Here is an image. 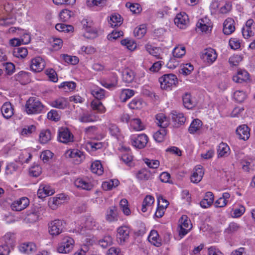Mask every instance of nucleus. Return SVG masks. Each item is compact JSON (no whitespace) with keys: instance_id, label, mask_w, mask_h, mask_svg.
I'll list each match as a JSON object with an SVG mask.
<instances>
[{"instance_id":"e2e57ef3","label":"nucleus","mask_w":255,"mask_h":255,"mask_svg":"<svg viewBox=\"0 0 255 255\" xmlns=\"http://www.w3.org/2000/svg\"><path fill=\"white\" fill-rule=\"evenodd\" d=\"M240 228V226L236 223H231L228 228L225 230V232L228 234H232L237 232Z\"/></svg>"},{"instance_id":"c9c22d12","label":"nucleus","mask_w":255,"mask_h":255,"mask_svg":"<svg viewBox=\"0 0 255 255\" xmlns=\"http://www.w3.org/2000/svg\"><path fill=\"white\" fill-rule=\"evenodd\" d=\"M66 198L67 197L64 194H58L56 197H54L52 199V200H50L49 201V205L52 204L55 206H58L62 204Z\"/></svg>"},{"instance_id":"1a4fd4ad","label":"nucleus","mask_w":255,"mask_h":255,"mask_svg":"<svg viewBox=\"0 0 255 255\" xmlns=\"http://www.w3.org/2000/svg\"><path fill=\"white\" fill-rule=\"evenodd\" d=\"M29 199L26 197H22L18 200L15 201L11 205V208L13 211H20L25 209L29 205Z\"/></svg>"},{"instance_id":"864d4df0","label":"nucleus","mask_w":255,"mask_h":255,"mask_svg":"<svg viewBox=\"0 0 255 255\" xmlns=\"http://www.w3.org/2000/svg\"><path fill=\"white\" fill-rule=\"evenodd\" d=\"M92 94L97 99L96 100H100L105 97V90L102 89H95L91 91Z\"/></svg>"},{"instance_id":"5fc2aeb1","label":"nucleus","mask_w":255,"mask_h":255,"mask_svg":"<svg viewBox=\"0 0 255 255\" xmlns=\"http://www.w3.org/2000/svg\"><path fill=\"white\" fill-rule=\"evenodd\" d=\"M76 87V84L74 82H64L59 86L60 88H64L69 91L73 90Z\"/></svg>"},{"instance_id":"49530a36","label":"nucleus","mask_w":255,"mask_h":255,"mask_svg":"<svg viewBox=\"0 0 255 255\" xmlns=\"http://www.w3.org/2000/svg\"><path fill=\"white\" fill-rule=\"evenodd\" d=\"M121 43L123 45L126 46V47L130 50H134L136 47V44L133 41L128 38L122 40Z\"/></svg>"},{"instance_id":"680f3d73","label":"nucleus","mask_w":255,"mask_h":255,"mask_svg":"<svg viewBox=\"0 0 255 255\" xmlns=\"http://www.w3.org/2000/svg\"><path fill=\"white\" fill-rule=\"evenodd\" d=\"M144 161L145 163L151 168H157L159 165V161L157 160H150L145 158Z\"/></svg>"},{"instance_id":"338daca9","label":"nucleus","mask_w":255,"mask_h":255,"mask_svg":"<svg viewBox=\"0 0 255 255\" xmlns=\"http://www.w3.org/2000/svg\"><path fill=\"white\" fill-rule=\"evenodd\" d=\"M234 97L235 99L238 102L241 103L246 98L245 92L242 91H237L234 93Z\"/></svg>"},{"instance_id":"f704fd0d","label":"nucleus","mask_w":255,"mask_h":255,"mask_svg":"<svg viewBox=\"0 0 255 255\" xmlns=\"http://www.w3.org/2000/svg\"><path fill=\"white\" fill-rule=\"evenodd\" d=\"M134 94V91L130 89L123 90L120 95V100L122 102H125L127 100Z\"/></svg>"},{"instance_id":"0e129e2a","label":"nucleus","mask_w":255,"mask_h":255,"mask_svg":"<svg viewBox=\"0 0 255 255\" xmlns=\"http://www.w3.org/2000/svg\"><path fill=\"white\" fill-rule=\"evenodd\" d=\"M180 226H182V228L185 227L186 228H190V225H191V221L188 219L186 215H183L179 220Z\"/></svg>"},{"instance_id":"774afa93","label":"nucleus","mask_w":255,"mask_h":255,"mask_svg":"<svg viewBox=\"0 0 255 255\" xmlns=\"http://www.w3.org/2000/svg\"><path fill=\"white\" fill-rule=\"evenodd\" d=\"M113 239L110 236H105L102 241H100L101 246L105 248L112 245Z\"/></svg>"},{"instance_id":"423d86ee","label":"nucleus","mask_w":255,"mask_h":255,"mask_svg":"<svg viewBox=\"0 0 255 255\" xmlns=\"http://www.w3.org/2000/svg\"><path fill=\"white\" fill-rule=\"evenodd\" d=\"M73 135L67 128H61L58 131V139L61 142L67 143L73 141Z\"/></svg>"},{"instance_id":"c756f323","label":"nucleus","mask_w":255,"mask_h":255,"mask_svg":"<svg viewBox=\"0 0 255 255\" xmlns=\"http://www.w3.org/2000/svg\"><path fill=\"white\" fill-rule=\"evenodd\" d=\"M51 139V131L49 129L43 130L39 134V141L40 143L44 144Z\"/></svg>"},{"instance_id":"2f4dec72","label":"nucleus","mask_w":255,"mask_h":255,"mask_svg":"<svg viewBox=\"0 0 255 255\" xmlns=\"http://www.w3.org/2000/svg\"><path fill=\"white\" fill-rule=\"evenodd\" d=\"M122 18L119 14H114L110 17V20L109 21L111 26L113 27L118 26L122 23Z\"/></svg>"},{"instance_id":"a211bd4d","label":"nucleus","mask_w":255,"mask_h":255,"mask_svg":"<svg viewBox=\"0 0 255 255\" xmlns=\"http://www.w3.org/2000/svg\"><path fill=\"white\" fill-rule=\"evenodd\" d=\"M156 124L161 128L165 129L169 125V120L163 113L156 116Z\"/></svg>"},{"instance_id":"37998d69","label":"nucleus","mask_w":255,"mask_h":255,"mask_svg":"<svg viewBox=\"0 0 255 255\" xmlns=\"http://www.w3.org/2000/svg\"><path fill=\"white\" fill-rule=\"evenodd\" d=\"M145 48L147 51H148L149 54L157 57L158 59L161 58L159 56V51H160V49L157 47H152L151 45L149 44H147Z\"/></svg>"},{"instance_id":"72a5a7b5","label":"nucleus","mask_w":255,"mask_h":255,"mask_svg":"<svg viewBox=\"0 0 255 255\" xmlns=\"http://www.w3.org/2000/svg\"><path fill=\"white\" fill-rule=\"evenodd\" d=\"M28 51L24 47H16L13 50V55L18 58H23L27 55Z\"/></svg>"},{"instance_id":"ddd939ff","label":"nucleus","mask_w":255,"mask_h":255,"mask_svg":"<svg viewBox=\"0 0 255 255\" xmlns=\"http://www.w3.org/2000/svg\"><path fill=\"white\" fill-rule=\"evenodd\" d=\"M188 15L185 13H179L174 18V23L180 28H184L188 22Z\"/></svg>"},{"instance_id":"6ab92c4d","label":"nucleus","mask_w":255,"mask_h":255,"mask_svg":"<svg viewBox=\"0 0 255 255\" xmlns=\"http://www.w3.org/2000/svg\"><path fill=\"white\" fill-rule=\"evenodd\" d=\"M217 153L219 158L227 157L230 153V147L227 143L222 142L218 145Z\"/></svg>"},{"instance_id":"7ed1b4c3","label":"nucleus","mask_w":255,"mask_h":255,"mask_svg":"<svg viewBox=\"0 0 255 255\" xmlns=\"http://www.w3.org/2000/svg\"><path fill=\"white\" fill-rule=\"evenodd\" d=\"M65 224L60 220L51 221L48 224L49 233L53 236H58L63 231Z\"/></svg>"},{"instance_id":"4468645a","label":"nucleus","mask_w":255,"mask_h":255,"mask_svg":"<svg viewBox=\"0 0 255 255\" xmlns=\"http://www.w3.org/2000/svg\"><path fill=\"white\" fill-rule=\"evenodd\" d=\"M235 21L232 18H228L225 20L223 24V31L226 35H230L235 30L234 25Z\"/></svg>"},{"instance_id":"bb28decb","label":"nucleus","mask_w":255,"mask_h":255,"mask_svg":"<svg viewBox=\"0 0 255 255\" xmlns=\"http://www.w3.org/2000/svg\"><path fill=\"white\" fill-rule=\"evenodd\" d=\"M117 208L115 206L111 207L107 212L106 219L109 222L117 220Z\"/></svg>"},{"instance_id":"603ef678","label":"nucleus","mask_w":255,"mask_h":255,"mask_svg":"<svg viewBox=\"0 0 255 255\" xmlns=\"http://www.w3.org/2000/svg\"><path fill=\"white\" fill-rule=\"evenodd\" d=\"M106 0H87V4L88 6H92L96 5L98 6H104L106 5Z\"/></svg>"},{"instance_id":"6e6d98bb","label":"nucleus","mask_w":255,"mask_h":255,"mask_svg":"<svg viewBox=\"0 0 255 255\" xmlns=\"http://www.w3.org/2000/svg\"><path fill=\"white\" fill-rule=\"evenodd\" d=\"M193 69V66L191 63H187L183 65L180 72L183 75H187L190 74Z\"/></svg>"},{"instance_id":"79ce46f5","label":"nucleus","mask_w":255,"mask_h":255,"mask_svg":"<svg viewBox=\"0 0 255 255\" xmlns=\"http://www.w3.org/2000/svg\"><path fill=\"white\" fill-rule=\"evenodd\" d=\"M168 202H165V204H161V205H159V203L156 211L155 213V216L157 218L162 217L164 214V210L168 207Z\"/></svg>"},{"instance_id":"f3484780","label":"nucleus","mask_w":255,"mask_h":255,"mask_svg":"<svg viewBox=\"0 0 255 255\" xmlns=\"http://www.w3.org/2000/svg\"><path fill=\"white\" fill-rule=\"evenodd\" d=\"M172 119L174 122V126L179 127L184 124L186 119L183 114L177 113L176 111H173L171 113Z\"/></svg>"},{"instance_id":"f8f14e48","label":"nucleus","mask_w":255,"mask_h":255,"mask_svg":"<svg viewBox=\"0 0 255 255\" xmlns=\"http://www.w3.org/2000/svg\"><path fill=\"white\" fill-rule=\"evenodd\" d=\"M236 133L239 138L246 140L250 136V128L246 125L240 126L236 129Z\"/></svg>"},{"instance_id":"c85d7f7f","label":"nucleus","mask_w":255,"mask_h":255,"mask_svg":"<svg viewBox=\"0 0 255 255\" xmlns=\"http://www.w3.org/2000/svg\"><path fill=\"white\" fill-rule=\"evenodd\" d=\"M91 170L93 173L99 175H102L104 172L103 167L100 161L93 162L91 165Z\"/></svg>"},{"instance_id":"4c0bfd02","label":"nucleus","mask_w":255,"mask_h":255,"mask_svg":"<svg viewBox=\"0 0 255 255\" xmlns=\"http://www.w3.org/2000/svg\"><path fill=\"white\" fill-rule=\"evenodd\" d=\"M167 133L166 129L161 128L156 131L153 135L154 139L158 142H162L164 139V137Z\"/></svg>"},{"instance_id":"f257e3e1","label":"nucleus","mask_w":255,"mask_h":255,"mask_svg":"<svg viewBox=\"0 0 255 255\" xmlns=\"http://www.w3.org/2000/svg\"><path fill=\"white\" fill-rule=\"evenodd\" d=\"M44 108L41 102L35 97H30L26 101L25 111L28 114H36L42 112Z\"/></svg>"},{"instance_id":"7c9ffc66","label":"nucleus","mask_w":255,"mask_h":255,"mask_svg":"<svg viewBox=\"0 0 255 255\" xmlns=\"http://www.w3.org/2000/svg\"><path fill=\"white\" fill-rule=\"evenodd\" d=\"M67 104L68 102L65 98H60L53 101L51 103V105L53 107L63 109L67 107Z\"/></svg>"},{"instance_id":"58836bf2","label":"nucleus","mask_w":255,"mask_h":255,"mask_svg":"<svg viewBox=\"0 0 255 255\" xmlns=\"http://www.w3.org/2000/svg\"><path fill=\"white\" fill-rule=\"evenodd\" d=\"M91 107L94 110H97L98 112L104 113L105 108L102 103L98 100H95L91 102Z\"/></svg>"},{"instance_id":"412c9836","label":"nucleus","mask_w":255,"mask_h":255,"mask_svg":"<svg viewBox=\"0 0 255 255\" xmlns=\"http://www.w3.org/2000/svg\"><path fill=\"white\" fill-rule=\"evenodd\" d=\"M2 114L5 119H9L13 115V109L9 102L5 103L1 109Z\"/></svg>"},{"instance_id":"dca6fc26","label":"nucleus","mask_w":255,"mask_h":255,"mask_svg":"<svg viewBox=\"0 0 255 255\" xmlns=\"http://www.w3.org/2000/svg\"><path fill=\"white\" fill-rule=\"evenodd\" d=\"M66 155L67 157L72 158H75L74 162L78 164L82 160V157L83 156V153L76 149H73L67 151Z\"/></svg>"},{"instance_id":"e433bc0d","label":"nucleus","mask_w":255,"mask_h":255,"mask_svg":"<svg viewBox=\"0 0 255 255\" xmlns=\"http://www.w3.org/2000/svg\"><path fill=\"white\" fill-rule=\"evenodd\" d=\"M146 32V27L144 24L139 25L138 27L135 28L133 31L134 36L139 39L143 37Z\"/></svg>"},{"instance_id":"4d7b16f0","label":"nucleus","mask_w":255,"mask_h":255,"mask_svg":"<svg viewBox=\"0 0 255 255\" xmlns=\"http://www.w3.org/2000/svg\"><path fill=\"white\" fill-rule=\"evenodd\" d=\"M47 118L52 121H58L60 119V115L57 111L52 110L48 113Z\"/></svg>"},{"instance_id":"052dcab7","label":"nucleus","mask_w":255,"mask_h":255,"mask_svg":"<svg viewBox=\"0 0 255 255\" xmlns=\"http://www.w3.org/2000/svg\"><path fill=\"white\" fill-rule=\"evenodd\" d=\"M79 120L82 123H89L94 121L93 116L91 114L84 113L79 119Z\"/></svg>"},{"instance_id":"39448f33","label":"nucleus","mask_w":255,"mask_h":255,"mask_svg":"<svg viewBox=\"0 0 255 255\" xmlns=\"http://www.w3.org/2000/svg\"><path fill=\"white\" fill-rule=\"evenodd\" d=\"M74 243V241L72 238L66 237L63 238L62 242L59 244L57 247V251L62 254L69 253L73 248Z\"/></svg>"},{"instance_id":"5701e85b","label":"nucleus","mask_w":255,"mask_h":255,"mask_svg":"<svg viewBox=\"0 0 255 255\" xmlns=\"http://www.w3.org/2000/svg\"><path fill=\"white\" fill-rule=\"evenodd\" d=\"M214 195L211 192H207L204 199L200 202V206L203 208L209 207L213 203Z\"/></svg>"},{"instance_id":"9b49d317","label":"nucleus","mask_w":255,"mask_h":255,"mask_svg":"<svg viewBox=\"0 0 255 255\" xmlns=\"http://www.w3.org/2000/svg\"><path fill=\"white\" fill-rule=\"evenodd\" d=\"M204 174L202 166L200 165L196 166L191 176V181L195 183H199L202 180Z\"/></svg>"},{"instance_id":"cd10ccee","label":"nucleus","mask_w":255,"mask_h":255,"mask_svg":"<svg viewBox=\"0 0 255 255\" xmlns=\"http://www.w3.org/2000/svg\"><path fill=\"white\" fill-rule=\"evenodd\" d=\"M134 78V74L132 70L127 69L123 72V79L125 82L130 83L133 81Z\"/></svg>"},{"instance_id":"c03bdc74","label":"nucleus","mask_w":255,"mask_h":255,"mask_svg":"<svg viewBox=\"0 0 255 255\" xmlns=\"http://www.w3.org/2000/svg\"><path fill=\"white\" fill-rule=\"evenodd\" d=\"M61 56L66 62L69 64L75 65L79 62V59L76 56H71L66 54H62Z\"/></svg>"},{"instance_id":"473e14b6","label":"nucleus","mask_w":255,"mask_h":255,"mask_svg":"<svg viewBox=\"0 0 255 255\" xmlns=\"http://www.w3.org/2000/svg\"><path fill=\"white\" fill-rule=\"evenodd\" d=\"M202 125V122L199 119H195L191 123L188 130L190 133H194L199 130Z\"/></svg>"},{"instance_id":"bf43d9fd","label":"nucleus","mask_w":255,"mask_h":255,"mask_svg":"<svg viewBox=\"0 0 255 255\" xmlns=\"http://www.w3.org/2000/svg\"><path fill=\"white\" fill-rule=\"evenodd\" d=\"M53 155V153L50 151L49 150H46L43 151L41 155L40 158L44 162H46L49 161L50 159H51Z\"/></svg>"},{"instance_id":"4be33fe9","label":"nucleus","mask_w":255,"mask_h":255,"mask_svg":"<svg viewBox=\"0 0 255 255\" xmlns=\"http://www.w3.org/2000/svg\"><path fill=\"white\" fill-rule=\"evenodd\" d=\"M19 250L22 253L30 254L36 251V246L33 243H25L20 245Z\"/></svg>"},{"instance_id":"69168bd1","label":"nucleus","mask_w":255,"mask_h":255,"mask_svg":"<svg viewBox=\"0 0 255 255\" xmlns=\"http://www.w3.org/2000/svg\"><path fill=\"white\" fill-rule=\"evenodd\" d=\"M46 74L48 75L49 79L51 81L53 82H56L58 81L57 75L56 72L53 69L46 70Z\"/></svg>"},{"instance_id":"13d9d810","label":"nucleus","mask_w":255,"mask_h":255,"mask_svg":"<svg viewBox=\"0 0 255 255\" xmlns=\"http://www.w3.org/2000/svg\"><path fill=\"white\" fill-rule=\"evenodd\" d=\"M86 33L84 34V36L87 38H93L96 36V30L92 27L91 25L90 24L88 28L85 29Z\"/></svg>"},{"instance_id":"6e6552de","label":"nucleus","mask_w":255,"mask_h":255,"mask_svg":"<svg viewBox=\"0 0 255 255\" xmlns=\"http://www.w3.org/2000/svg\"><path fill=\"white\" fill-rule=\"evenodd\" d=\"M148 141V137L144 134L138 135L137 136L132 138L131 142L133 146L141 149L145 147Z\"/></svg>"},{"instance_id":"2eb2a0df","label":"nucleus","mask_w":255,"mask_h":255,"mask_svg":"<svg viewBox=\"0 0 255 255\" xmlns=\"http://www.w3.org/2000/svg\"><path fill=\"white\" fill-rule=\"evenodd\" d=\"M250 75L248 72L246 70H239L237 75L234 76L233 80L236 83H242L246 82L249 80Z\"/></svg>"},{"instance_id":"09e8293b","label":"nucleus","mask_w":255,"mask_h":255,"mask_svg":"<svg viewBox=\"0 0 255 255\" xmlns=\"http://www.w3.org/2000/svg\"><path fill=\"white\" fill-rule=\"evenodd\" d=\"M151 176L150 173L146 170H141L138 172L136 177L139 180H147Z\"/></svg>"},{"instance_id":"3c124183","label":"nucleus","mask_w":255,"mask_h":255,"mask_svg":"<svg viewBox=\"0 0 255 255\" xmlns=\"http://www.w3.org/2000/svg\"><path fill=\"white\" fill-rule=\"evenodd\" d=\"M131 125L136 130H141L144 128L141 122L139 119H133L131 121Z\"/></svg>"},{"instance_id":"ea45409f","label":"nucleus","mask_w":255,"mask_h":255,"mask_svg":"<svg viewBox=\"0 0 255 255\" xmlns=\"http://www.w3.org/2000/svg\"><path fill=\"white\" fill-rule=\"evenodd\" d=\"M126 7L129 8L130 10L135 14L139 13L142 10L140 5L138 3H132L130 2H127L126 4Z\"/></svg>"},{"instance_id":"393cba45","label":"nucleus","mask_w":255,"mask_h":255,"mask_svg":"<svg viewBox=\"0 0 255 255\" xmlns=\"http://www.w3.org/2000/svg\"><path fill=\"white\" fill-rule=\"evenodd\" d=\"M74 184L78 188L86 190H90L93 187L92 184L82 178H77L75 181Z\"/></svg>"},{"instance_id":"f03ea898","label":"nucleus","mask_w":255,"mask_h":255,"mask_svg":"<svg viewBox=\"0 0 255 255\" xmlns=\"http://www.w3.org/2000/svg\"><path fill=\"white\" fill-rule=\"evenodd\" d=\"M160 87L165 90H170L178 84L176 76L173 74H165L159 78Z\"/></svg>"},{"instance_id":"0eeeda50","label":"nucleus","mask_w":255,"mask_h":255,"mask_svg":"<svg viewBox=\"0 0 255 255\" xmlns=\"http://www.w3.org/2000/svg\"><path fill=\"white\" fill-rule=\"evenodd\" d=\"M217 54L216 51L211 48L204 49L202 52L201 58L205 62L212 64L217 59Z\"/></svg>"},{"instance_id":"aec40b11","label":"nucleus","mask_w":255,"mask_h":255,"mask_svg":"<svg viewBox=\"0 0 255 255\" xmlns=\"http://www.w3.org/2000/svg\"><path fill=\"white\" fill-rule=\"evenodd\" d=\"M54 191L51 189L50 187L46 185H40L38 192L37 195L39 198H43L46 196H50L53 194Z\"/></svg>"},{"instance_id":"b1692460","label":"nucleus","mask_w":255,"mask_h":255,"mask_svg":"<svg viewBox=\"0 0 255 255\" xmlns=\"http://www.w3.org/2000/svg\"><path fill=\"white\" fill-rule=\"evenodd\" d=\"M148 240L151 244L159 247L162 245L161 241L159 238L158 232L155 230H152L148 237Z\"/></svg>"},{"instance_id":"a19ab883","label":"nucleus","mask_w":255,"mask_h":255,"mask_svg":"<svg viewBox=\"0 0 255 255\" xmlns=\"http://www.w3.org/2000/svg\"><path fill=\"white\" fill-rule=\"evenodd\" d=\"M55 28L59 31H64L66 32L73 31L74 29L73 26L71 25H66L63 23H57L55 25Z\"/></svg>"},{"instance_id":"8fccbe9b","label":"nucleus","mask_w":255,"mask_h":255,"mask_svg":"<svg viewBox=\"0 0 255 255\" xmlns=\"http://www.w3.org/2000/svg\"><path fill=\"white\" fill-rule=\"evenodd\" d=\"M120 205L121 208L126 215L128 216L130 214V210L128 207V202L127 199H123L121 200Z\"/></svg>"},{"instance_id":"a18cd8bd","label":"nucleus","mask_w":255,"mask_h":255,"mask_svg":"<svg viewBox=\"0 0 255 255\" xmlns=\"http://www.w3.org/2000/svg\"><path fill=\"white\" fill-rule=\"evenodd\" d=\"M185 48L182 46H178L174 48L172 53L174 57L181 58L185 54Z\"/></svg>"},{"instance_id":"de8ad7c7","label":"nucleus","mask_w":255,"mask_h":255,"mask_svg":"<svg viewBox=\"0 0 255 255\" xmlns=\"http://www.w3.org/2000/svg\"><path fill=\"white\" fill-rule=\"evenodd\" d=\"M72 13V11L67 9L62 10L59 14L61 20L63 22L67 21L71 17Z\"/></svg>"},{"instance_id":"a878e982","label":"nucleus","mask_w":255,"mask_h":255,"mask_svg":"<svg viewBox=\"0 0 255 255\" xmlns=\"http://www.w3.org/2000/svg\"><path fill=\"white\" fill-rule=\"evenodd\" d=\"M182 100L184 107L188 109H191L195 106V103L190 94H185L182 97Z\"/></svg>"},{"instance_id":"20e7f679","label":"nucleus","mask_w":255,"mask_h":255,"mask_svg":"<svg viewBox=\"0 0 255 255\" xmlns=\"http://www.w3.org/2000/svg\"><path fill=\"white\" fill-rule=\"evenodd\" d=\"M130 229L126 226H123L117 229V240L119 244L123 245L129 238Z\"/></svg>"},{"instance_id":"9d476101","label":"nucleus","mask_w":255,"mask_h":255,"mask_svg":"<svg viewBox=\"0 0 255 255\" xmlns=\"http://www.w3.org/2000/svg\"><path fill=\"white\" fill-rule=\"evenodd\" d=\"M45 66V62L40 57H36L31 60L30 68L35 72L42 71Z\"/></svg>"}]
</instances>
